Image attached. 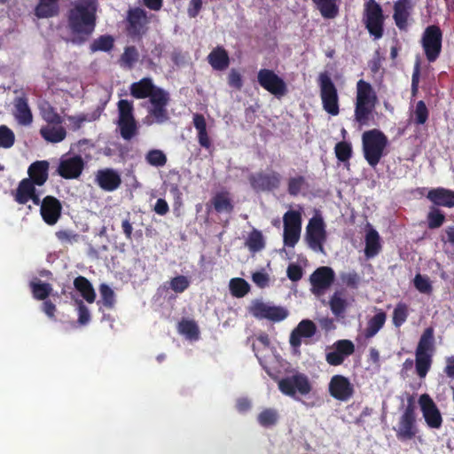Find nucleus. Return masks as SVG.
I'll list each match as a JSON object with an SVG mask.
<instances>
[{
  "label": "nucleus",
  "instance_id": "obj_37",
  "mask_svg": "<svg viewBox=\"0 0 454 454\" xmlns=\"http://www.w3.org/2000/svg\"><path fill=\"white\" fill-rule=\"evenodd\" d=\"M386 313L380 311L375 314L367 323V326L364 332L365 339H371L374 337L378 332L384 326L386 322Z\"/></svg>",
  "mask_w": 454,
  "mask_h": 454
},
{
  "label": "nucleus",
  "instance_id": "obj_5",
  "mask_svg": "<svg viewBox=\"0 0 454 454\" xmlns=\"http://www.w3.org/2000/svg\"><path fill=\"white\" fill-rule=\"evenodd\" d=\"M323 109L336 116L340 113L338 90L328 73H320L317 78Z\"/></svg>",
  "mask_w": 454,
  "mask_h": 454
},
{
  "label": "nucleus",
  "instance_id": "obj_25",
  "mask_svg": "<svg viewBox=\"0 0 454 454\" xmlns=\"http://www.w3.org/2000/svg\"><path fill=\"white\" fill-rule=\"evenodd\" d=\"M50 164L47 160H36L27 169L28 179L37 186L43 185L49 177Z\"/></svg>",
  "mask_w": 454,
  "mask_h": 454
},
{
  "label": "nucleus",
  "instance_id": "obj_53",
  "mask_svg": "<svg viewBox=\"0 0 454 454\" xmlns=\"http://www.w3.org/2000/svg\"><path fill=\"white\" fill-rule=\"evenodd\" d=\"M427 225L431 230L440 228L444 221V214L437 207H432L427 214Z\"/></svg>",
  "mask_w": 454,
  "mask_h": 454
},
{
  "label": "nucleus",
  "instance_id": "obj_49",
  "mask_svg": "<svg viewBox=\"0 0 454 454\" xmlns=\"http://www.w3.org/2000/svg\"><path fill=\"white\" fill-rule=\"evenodd\" d=\"M178 331L191 340L199 339V327L193 320L183 319L178 324Z\"/></svg>",
  "mask_w": 454,
  "mask_h": 454
},
{
  "label": "nucleus",
  "instance_id": "obj_27",
  "mask_svg": "<svg viewBox=\"0 0 454 454\" xmlns=\"http://www.w3.org/2000/svg\"><path fill=\"white\" fill-rule=\"evenodd\" d=\"M356 103L376 106L378 103L377 94L370 82L361 79L356 82Z\"/></svg>",
  "mask_w": 454,
  "mask_h": 454
},
{
  "label": "nucleus",
  "instance_id": "obj_50",
  "mask_svg": "<svg viewBox=\"0 0 454 454\" xmlns=\"http://www.w3.org/2000/svg\"><path fill=\"white\" fill-rule=\"evenodd\" d=\"M284 229L301 231V215L295 210H289L283 216Z\"/></svg>",
  "mask_w": 454,
  "mask_h": 454
},
{
  "label": "nucleus",
  "instance_id": "obj_10",
  "mask_svg": "<svg viewBox=\"0 0 454 454\" xmlns=\"http://www.w3.org/2000/svg\"><path fill=\"white\" fill-rule=\"evenodd\" d=\"M327 233L325 223L320 215H315L309 219L306 227L305 240L313 251L325 254L324 243L326 241Z\"/></svg>",
  "mask_w": 454,
  "mask_h": 454
},
{
  "label": "nucleus",
  "instance_id": "obj_28",
  "mask_svg": "<svg viewBox=\"0 0 454 454\" xmlns=\"http://www.w3.org/2000/svg\"><path fill=\"white\" fill-rule=\"evenodd\" d=\"M14 117L20 125L28 126L33 121V114L26 97H19L14 100Z\"/></svg>",
  "mask_w": 454,
  "mask_h": 454
},
{
  "label": "nucleus",
  "instance_id": "obj_22",
  "mask_svg": "<svg viewBox=\"0 0 454 454\" xmlns=\"http://www.w3.org/2000/svg\"><path fill=\"white\" fill-rule=\"evenodd\" d=\"M97 184L106 192H114L121 184L119 173L113 168H103L97 171L95 176Z\"/></svg>",
  "mask_w": 454,
  "mask_h": 454
},
{
  "label": "nucleus",
  "instance_id": "obj_43",
  "mask_svg": "<svg viewBox=\"0 0 454 454\" xmlns=\"http://www.w3.org/2000/svg\"><path fill=\"white\" fill-rule=\"evenodd\" d=\"M138 59V51L135 46L131 45L125 47L123 53L120 57L119 62L124 68L132 69Z\"/></svg>",
  "mask_w": 454,
  "mask_h": 454
},
{
  "label": "nucleus",
  "instance_id": "obj_11",
  "mask_svg": "<svg viewBox=\"0 0 454 454\" xmlns=\"http://www.w3.org/2000/svg\"><path fill=\"white\" fill-rule=\"evenodd\" d=\"M442 33L438 26H428L422 36V46L427 59L434 62L442 51Z\"/></svg>",
  "mask_w": 454,
  "mask_h": 454
},
{
  "label": "nucleus",
  "instance_id": "obj_12",
  "mask_svg": "<svg viewBox=\"0 0 454 454\" xmlns=\"http://www.w3.org/2000/svg\"><path fill=\"white\" fill-rule=\"evenodd\" d=\"M257 82L261 87L277 98H281L287 93L286 83L271 69H260L257 74Z\"/></svg>",
  "mask_w": 454,
  "mask_h": 454
},
{
  "label": "nucleus",
  "instance_id": "obj_56",
  "mask_svg": "<svg viewBox=\"0 0 454 454\" xmlns=\"http://www.w3.org/2000/svg\"><path fill=\"white\" fill-rule=\"evenodd\" d=\"M15 143L14 132L6 125H0V148L9 149Z\"/></svg>",
  "mask_w": 454,
  "mask_h": 454
},
{
  "label": "nucleus",
  "instance_id": "obj_15",
  "mask_svg": "<svg viewBox=\"0 0 454 454\" xmlns=\"http://www.w3.org/2000/svg\"><path fill=\"white\" fill-rule=\"evenodd\" d=\"M419 403L427 425L430 428H440L442 425V417L437 405L429 395H421L419 398Z\"/></svg>",
  "mask_w": 454,
  "mask_h": 454
},
{
  "label": "nucleus",
  "instance_id": "obj_55",
  "mask_svg": "<svg viewBox=\"0 0 454 454\" xmlns=\"http://www.w3.org/2000/svg\"><path fill=\"white\" fill-rule=\"evenodd\" d=\"M99 293L103 305L107 309H113L115 304V295L113 289L107 284L103 283L99 286Z\"/></svg>",
  "mask_w": 454,
  "mask_h": 454
},
{
  "label": "nucleus",
  "instance_id": "obj_51",
  "mask_svg": "<svg viewBox=\"0 0 454 454\" xmlns=\"http://www.w3.org/2000/svg\"><path fill=\"white\" fill-rule=\"evenodd\" d=\"M145 160L153 167H163L167 163L166 154L159 149H152L145 155Z\"/></svg>",
  "mask_w": 454,
  "mask_h": 454
},
{
  "label": "nucleus",
  "instance_id": "obj_59",
  "mask_svg": "<svg viewBox=\"0 0 454 454\" xmlns=\"http://www.w3.org/2000/svg\"><path fill=\"white\" fill-rule=\"evenodd\" d=\"M170 288L176 293L184 292L190 286V281L187 277L180 275L173 278L170 280Z\"/></svg>",
  "mask_w": 454,
  "mask_h": 454
},
{
  "label": "nucleus",
  "instance_id": "obj_36",
  "mask_svg": "<svg viewBox=\"0 0 454 454\" xmlns=\"http://www.w3.org/2000/svg\"><path fill=\"white\" fill-rule=\"evenodd\" d=\"M380 235L378 231L371 228L365 235L364 254L366 257H374L380 251Z\"/></svg>",
  "mask_w": 454,
  "mask_h": 454
},
{
  "label": "nucleus",
  "instance_id": "obj_20",
  "mask_svg": "<svg viewBox=\"0 0 454 454\" xmlns=\"http://www.w3.org/2000/svg\"><path fill=\"white\" fill-rule=\"evenodd\" d=\"M62 213V204L59 200L47 195L42 200L40 214L45 223L54 225L58 223Z\"/></svg>",
  "mask_w": 454,
  "mask_h": 454
},
{
  "label": "nucleus",
  "instance_id": "obj_41",
  "mask_svg": "<svg viewBox=\"0 0 454 454\" xmlns=\"http://www.w3.org/2000/svg\"><path fill=\"white\" fill-rule=\"evenodd\" d=\"M374 108L375 106H371V105L355 103V121L360 126L369 125Z\"/></svg>",
  "mask_w": 454,
  "mask_h": 454
},
{
  "label": "nucleus",
  "instance_id": "obj_2",
  "mask_svg": "<svg viewBox=\"0 0 454 454\" xmlns=\"http://www.w3.org/2000/svg\"><path fill=\"white\" fill-rule=\"evenodd\" d=\"M96 0H76L73 4L67 15L73 43L80 45L89 40L96 27Z\"/></svg>",
  "mask_w": 454,
  "mask_h": 454
},
{
  "label": "nucleus",
  "instance_id": "obj_8",
  "mask_svg": "<svg viewBox=\"0 0 454 454\" xmlns=\"http://www.w3.org/2000/svg\"><path fill=\"white\" fill-rule=\"evenodd\" d=\"M118 121L117 126L121 137L130 140L137 133V124L134 116L133 102L121 99L117 103Z\"/></svg>",
  "mask_w": 454,
  "mask_h": 454
},
{
  "label": "nucleus",
  "instance_id": "obj_57",
  "mask_svg": "<svg viewBox=\"0 0 454 454\" xmlns=\"http://www.w3.org/2000/svg\"><path fill=\"white\" fill-rule=\"evenodd\" d=\"M70 297L74 300L77 306L78 323L82 325H87L90 321V314L89 309L82 300L75 298L74 294L70 293Z\"/></svg>",
  "mask_w": 454,
  "mask_h": 454
},
{
  "label": "nucleus",
  "instance_id": "obj_39",
  "mask_svg": "<svg viewBox=\"0 0 454 454\" xmlns=\"http://www.w3.org/2000/svg\"><path fill=\"white\" fill-rule=\"evenodd\" d=\"M279 413L274 408H265L257 416V422L265 428H270L278 424Z\"/></svg>",
  "mask_w": 454,
  "mask_h": 454
},
{
  "label": "nucleus",
  "instance_id": "obj_33",
  "mask_svg": "<svg viewBox=\"0 0 454 454\" xmlns=\"http://www.w3.org/2000/svg\"><path fill=\"white\" fill-rule=\"evenodd\" d=\"M193 125L198 132L197 137L200 145L205 149H209L212 143L207 134L205 117L200 114H195L193 115Z\"/></svg>",
  "mask_w": 454,
  "mask_h": 454
},
{
  "label": "nucleus",
  "instance_id": "obj_31",
  "mask_svg": "<svg viewBox=\"0 0 454 454\" xmlns=\"http://www.w3.org/2000/svg\"><path fill=\"white\" fill-rule=\"evenodd\" d=\"M40 135L47 142L56 144L63 141L66 138L67 130L64 127L61 126V124H49L43 126L40 129Z\"/></svg>",
  "mask_w": 454,
  "mask_h": 454
},
{
  "label": "nucleus",
  "instance_id": "obj_13",
  "mask_svg": "<svg viewBox=\"0 0 454 454\" xmlns=\"http://www.w3.org/2000/svg\"><path fill=\"white\" fill-rule=\"evenodd\" d=\"M250 312L258 319H268L272 322L283 321L289 315L288 310L282 306L269 305L260 301L253 304Z\"/></svg>",
  "mask_w": 454,
  "mask_h": 454
},
{
  "label": "nucleus",
  "instance_id": "obj_6",
  "mask_svg": "<svg viewBox=\"0 0 454 454\" xmlns=\"http://www.w3.org/2000/svg\"><path fill=\"white\" fill-rule=\"evenodd\" d=\"M385 16L382 7L375 0H368L364 4L363 22L369 34L378 40L384 34Z\"/></svg>",
  "mask_w": 454,
  "mask_h": 454
},
{
  "label": "nucleus",
  "instance_id": "obj_64",
  "mask_svg": "<svg viewBox=\"0 0 454 454\" xmlns=\"http://www.w3.org/2000/svg\"><path fill=\"white\" fill-rule=\"evenodd\" d=\"M286 274L291 281L297 282L302 278L303 270L300 265L291 263L287 267Z\"/></svg>",
  "mask_w": 454,
  "mask_h": 454
},
{
  "label": "nucleus",
  "instance_id": "obj_62",
  "mask_svg": "<svg viewBox=\"0 0 454 454\" xmlns=\"http://www.w3.org/2000/svg\"><path fill=\"white\" fill-rule=\"evenodd\" d=\"M57 239L61 243L73 244L78 241L79 234L70 230H60L56 232Z\"/></svg>",
  "mask_w": 454,
  "mask_h": 454
},
{
  "label": "nucleus",
  "instance_id": "obj_23",
  "mask_svg": "<svg viewBox=\"0 0 454 454\" xmlns=\"http://www.w3.org/2000/svg\"><path fill=\"white\" fill-rule=\"evenodd\" d=\"M317 332L316 324L309 319L301 320L292 331L289 342L291 347L298 348L301 345L302 338H311Z\"/></svg>",
  "mask_w": 454,
  "mask_h": 454
},
{
  "label": "nucleus",
  "instance_id": "obj_61",
  "mask_svg": "<svg viewBox=\"0 0 454 454\" xmlns=\"http://www.w3.org/2000/svg\"><path fill=\"white\" fill-rule=\"evenodd\" d=\"M301 236L300 230L284 229V244L286 247H294L299 241Z\"/></svg>",
  "mask_w": 454,
  "mask_h": 454
},
{
  "label": "nucleus",
  "instance_id": "obj_54",
  "mask_svg": "<svg viewBox=\"0 0 454 454\" xmlns=\"http://www.w3.org/2000/svg\"><path fill=\"white\" fill-rule=\"evenodd\" d=\"M334 152L336 158L341 162H347L352 156L351 144L346 141L339 142L335 145Z\"/></svg>",
  "mask_w": 454,
  "mask_h": 454
},
{
  "label": "nucleus",
  "instance_id": "obj_32",
  "mask_svg": "<svg viewBox=\"0 0 454 454\" xmlns=\"http://www.w3.org/2000/svg\"><path fill=\"white\" fill-rule=\"evenodd\" d=\"M74 286L81 296L88 302L93 303L96 300V292L92 284L83 276H78L74 279Z\"/></svg>",
  "mask_w": 454,
  "mask_h": 454
},
{
  "label": "nucleus",
  "instance_id": "obj_26",
  "mask_svg": "<svg viewBox=\"0 0 454 454\" xmlns=\"http://www.w3.org/2000/svg\"><path fill=\"white\" fill-rule=\"evenodd\" d=\"M427 198L437 207H454V191L452 190L443 187L434 188L427 192Z\"/></svg>",
  "mask_w": 454,
  "mask_h": 454
},
{
  "label": "nucleus",
  "instance_id": "obj_52",
  "mask_svg": "<svg viewBox=\"0 0 454 454\" xmlns=\"http://www.w3.org/2000/svg\"><path fill=\"white\" fill-rule=\"evenodd\" d=\"M409 316L408 306L403 302H399L393 311L392 321L395 327H400L404 324Z\"/></svg>",
  "mask_w": 454,
  "mask_h": 454
},
{
  "label": "nucleus",
  "instance_id": "obj_34",
  "mask_svg": "<svg viewBox=\"0 0 454 454\" xmlns=\"http://www.w3.org/2000/svg\"><path fill=\"white\" fill-rule=\"evenodd\" d=\"M59 0H39L35 9V16L39 19L57 16L59 12Z\"/></svg>",
  "mask_w": 454,
  "mask_h": 454
},
{
  "label": "nucleus",
  "instance_id": "obj_16",
  "mask_svg": "<svg viewBox=\"0 0 454 454\" xmlns=\"http://www.w3.org/2000/svg\"><path fill=\"white\" fill-rule=\"evenodd\" d=\"M127 32L130 37H140L148 23L147 12L140 8H130L127 12Z\"/></svg>",
  "mask_w": 454,
  "mask_h": 454
},
{
  "label": "nucleus",
  "instance_id": "obj_44",
  "mask_svg": "<svg viewBox=\"0 0 454 454\" xmlns=\"http://www.w3.org/2000/svg\"><path fill=\"white\" fill-rule=\"evenodd\" d=\"M348 302L344 298L343 291H336L329 301V306L333 315H342L347 308Z\"/></svg>",
  "mask_w": 454,
  "mask_h": 454
},
{
  "label": "nucleus",
  "instance_id": "obj_35",
  "mask_svg": "<svg viewBox=\"0 0 454 454\" xmlns=\"http://www.w3.org/2000/svg\"><path fill=\"white\" fill-rule=\"evenodd\" d=\"M324 19L333 20L339 15L337 0H311Z\"/></svg>",
  "mask_w": 454,
  "mask_h": 454
},
{
  "label": "nucleus",
  "instance_id": "obj_14",
  "mask_svg": "<svg viewBox=\"0 0 454 454\" xmlns=\"http://www.w3.org/2000/svg\"><path fill=\"white\" fill-rule=\"evenodd\" d=\"M417 434L415 406L410 401L400 417L396 436L399 440H411Z\"/></svg>",
  "mask_w": 454,
  "mask_h": 454
},
{
  "label": "nucleus",
  "instance_id": "obj_46",
  "mask_svg": "<svg viewBox=\"0 0 454 454\" xmlns=\"http://www.w3.org/2000/svg\"><path fill=\"white\" fill-rule=\"evenodd\" d=\"M231 294L236 298H242L250 291V285L241 278H235L230 281Z\"/></svg>",
  "mask_w": 454,
  "mask_h": 454
},
{
  "label": "nucleus",
  "instance_id": "obj_42",
  "mask_svg": "<svg viewBox=\"0 0 454 454\" xmlns=\"http://www.w3.org/2000/svg\"><path fill=\"white\" fill-rule=\"evenodd\" d=\"M307 187V180L301 175L291 176L287 178L286 191L290 196L297 197Z\"/></svg>",
  "mask_w": 454,
  "mask_h": 454
},
{
  "label": "nucleus",
  "instance_id": "obj_30",
  "mask_svg": "<svg viewBox=\"0 0 454 454\" xmlns=\"http://www.w3.org/2000/svg\"><path fill=\"white\" fill-rule=\"evenodd\" d=\"M35 185L28 178L22 179L17 189L12 192L14 200L20 205H25L29 201V198L35 192Z\"/></svg>",
  "mask_w": 454,
  "mask_h": 454
},
{
  "label": "nucleus",
  "instance_id": "obj_58",
  "mask_svg": "<svg viewBox=\"0 0 454 454\" xmlns=\"http://www.w3.org/2000/svg\"><path fill=\"white\" fill-rule=\"evenodd\" d=\"M414 114L417 124L422 125L426 123L428 119V109L423 100L417 102Z\"/></svg>",
  "mask_w": 454,
  "mask_h": 454
},
{
  "label": "nucleus",
  "instance_id": "obj_45",
  "mask_svg": "<svg viewBox=\"0 0 454 454\" xmlns=\"http://www.w3.org/2000/svg\"><path fill=\"white\" fill-rule=\"evenodd\" d=\"M33 297L39 301H44L51 293L52 287L49 283L41 280L30 282Z\"/></svg>",
  "mask_w": 454,
  "mask_h": 454
},
{
  "label": "nucleus",
  "instance_id": "obj_47",
  "mask_svg": "<svg viewBox=\"0 0 454 454\" xmlns=\"http://www.w3.org/2000/svg\"><path fill=\"white\" fill-rule=\"evenodd\" d=\"M246 246L253 253L262 250L265 247V241L262 233L258 230L252 231L247 237Z\"/></svg>",
  "mask_w": 454,
  "mask_h": 454
},
{
  "label": "nucleus",
  "instance_id": "obj_9",
  "mask_svg": "<svg viewBox=\"0 0 454 454\" xmlns=\"http://www.w3.org/2000/svg\"><path fill=\"white\" fill-rule=\"evenodd\" d=\"M282 179L281 174L273 169L251 173L247 177L250 187L256 193L272 192L278 190Z\"/></svg>",
  "mask_w": 454,
  "mask_h": 454
},
{
  "label": "nucleus",
  "instance_id": "obj_19",
  "mask_svg": "<svg viewBox=\"0 0 454 454\" xmlns=\"http://www.w3.org/2000/svg\"><path fill=\"white\" fill-rule=\"evenodd\" d=\"M328 391L334 399L345 402L353 396L354 386L348 378L336 374L330 380Z\"/></svg>",
  "mask_w": 454,
  "mask_h": 454
},
{
  "label": "nucleus",
  "instance_id": "obj_48",
  "mask_svg": "<svg viewBox=\"0 0 454 454\" xmlns=\"http://www.w3.org/2000/svg\"><path fill=\"white\" fill-rule=\"evenodd\" d=\"M114 39L110 35H103L95 39L90 48L91 52L110 51L114 48Z\"/></svg>",
  "mask_w": 454,
  "mask_h": 454
},
{
  "label": "nucleus",
  "instance_id": "obj_7",
  "mask_svg": "<svg viewBox=\"0 0 454 454\" xmlns=\"http://www.w3.org/2000/svg\"><path fill=\"white\" fill-rule=\"evenodd\" d=\"M279 391L287 396L295 398L296 395L305 396L312 391L309 377L300 372L287 375L278 381Z\"/></svg>",
  "mask_w": 454,
  "mask_h": 454
},
{
  "label": "nucleus",
  "instance_id": "obj_40",
  "mask_svg": "<svg viewBox=\"0 0 454 454\" xmlns=\"http://www.w3.org/2000/svg\"><path fill=\"white\" fill-rule=\"evenodd\" d=\"M40 115L47 125H59L62 123V117L57 113L56 109L48 102L43 103L40 107Z\"/></svg>",
  "mask_w": 454,
  "mask_h": 454
},
{
  "label": "nucleus",
  "instance_id": "obj_17",
  "mask_svg": "<svg viewBox=\"0 0 454 454\" xmlns=\"http://www.w3.org/2000/svg\"><path fill=\"white\" fill-rule=\"evenodd\" d=\"M335 274L332 268L322 266L317 268L309 277L311 291L316 295H321L334 282Z\"/></svg>",
  "mask_w": 454,
  "mask_h": 454
},
{
  "label": "nucleus",
  "instance_id": "obj_29",
  "mask_svg": "<svg viewBox=\"0 0 454 454\" xmlns=\"http://www.w3.org/2000/svg\"><path fill=\"white\" fill-rule=\"evenodd\" d=\"M207 61L214 70L223 71L230 66L228 51L223 46H216L207 56Z\"/></svg>",
  "mask_w": 454,
  "mask_h": 454
},
{
  "label": "nucleus",
  "instance_id": "obj_63",
  "mask_svg": "<svg viewBox=\"0 0 454 454\" xmlns=\"http://www.w3.org/2000/svg\"><path fill=\"white\" fill-rule=\"evenodd\" d=\"M228 84L235 90H241L243 87V80L239 72L232 68L228 74Z\"/></svg>",
  "mask_w": 454,
  "mask_h": 454
},
{
  "label": "nucleus",
  "instance_id": "obj_4",
  "mask_svg": "<svg viewBox=\"0 0 454 454\" xmlns=\"http://www.w3.org/2000/svg\"><path fill=\"white\" fill-rule=\"evenodd\" d=\"M434 353V328L427 327L420 336L415 350V369L420 379H424L429 372Z\"/></svg>",
  "mask_w": 454,
  "mask_h": 454
},
{
  "label": "nucleus",
  "instance_id": "obj_60",
  "mask_svg": "<svg viewBox=\"0 0 454 454\" xmlns=\"http://www.w3.org/2000/svg\"><path fill=\"white\" fill-rule=\"evenodd\" d=\"M416 289L422 294H430L433 290L427 277L417 274L413 280Z\"/></svg>",
  "mask_w": 454,
  "mask_h": 454
},
{
  "label": "nucleus",
  "instance_id": "obj_1",
  "mask_svg": "<svg viewBox=\"0 0 454 454\" xmlns=\"http://www.w3.org/2000/svg\"><path fill=\"white\" fill-rule=\"evenodd\" d=\"M129 93L137 99L149 98L151 106L148 108L146 118H153L152 121H148L149 124L153 122L161 124L169 119L167 110L170 100L169 93L155 85L151 77H144L132 82L129 86Z\"/></svg>",
  "mask_w": 454,
  "mask_h": 454
},
{
  "label": "nucleus",
  "instance_id": "obj_3",
  "mask_svg": "<svg viewBox=\"0 0 454 454\" xmlns=\"http://www.w3.org/2000/svg\"><path fill=\"white\" fill-rule=\"evenodd\" d=\"M387 145L388 138L380 129H372L362 135L364 158L372 168H375L387 155Z\"/></svg>",
  "mask_w": 454,
  "mask_h": 454
},
{
  "label": "nucleus",
  "instance_id": "obj_24",
  "mask_svg": "<svg viewBox=\"0 0 454 454\" xmlns=\"http://www.w3.org/2000/svg\"><path fill=\"white\" fill-rule=\"evenodd\" d=\"M413 4L411 0H397L394 4L393 19L400 30H404L408 26V18Z\"/></svg>",
  "mask_w": 454,
  "mask_h": 454
},
{
  "label": "nucleus",
  "instance_id": "obj_21",
  "mask_svg": "<svg viewBox=\"0 0 454 454\" xmlns=\"http://www.w3.org/2000/svg\"><path fill=\"white\" fill-rule=\"evenodd\" d=\"M84 168V161L80 155L61 158L57 168L58 174L65 179L78 178Z\"/></svg>",
  "mask_w": 454,
  "mask_h": 454
},
{
  "label": "nucleus",
  "instance_id": "obj_18",
  "mask_svg": "<svg viewBox=\"0 0 454 454\" xmlns=\"http://www.w3.org/2000/svg\"><path fill=\"white\" fill-rule=\"evenodd\" d=\"M333 350L325 354V361L332 366H339L355 352V345L349 340H339L332 347Z\"/></svg>",
  "mask_w": 454,
  "mask_h": 454
},
{
  "label": "nucleus",
  "instance_id": "obj_38",
  "mask_svg": "<svg viewBox=\"0 0 454 454\" xmlns=\"http://www.w3.org/2000/svg\"><path fill=\"white\" fill-rule=\"evenodd\" d=\"M215 210L217 213H231L233 211V205L227 192H217L211 200Z\"/></svg>",
  "mask_w": 454,
  "mask_h": 454
}]
</instances>
